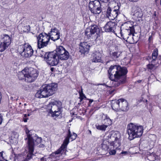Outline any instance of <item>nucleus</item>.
Here are the masks:
<instances>
[{"label":"nucleus","instance_id":"7ed1b4c3","mask_svg":"<svg viewBox=\"0 0 161 161\" xmlns=\"http://www.w3.org/2000/svg\"><path fill=\"white\" fill-rule=\"evenodd\" d=\"M143 128L142 125L130 123L127 125V133L129 139L131 140L141 136L143 132Z\"/></svg>","mask_w":161,"mask_h":161},{"label":"nucleus","instance_id":"9d476101","mask_svg":"<svg viewBox=\"0 0 161 161\" xmlns=\"http://www.w3.org/2000/svg\"><path fill=\"white\" fill-rule=\"evenodd\" d=\"M101 4L98 0L90 2L89 3L90 10L94 14H100L102 11Z\"/></svg>","mask_w":161,"mask_h":161},{"label":"nucleus","instance_id":"a878e982","mask_svg":"<svg viewBox=\"0 0 161 161\" xmlns=\"http://www.w3.org/2000/svg\"><path fill=\"white\" fill-rule=\"evenodd\" d=\"M119 99L112 101L111 106L113 110L115 111H119Z\"/></svg>","mask_w":161,"mask_h":161},{"label":"nucleus","instance_id":"58836bf2","mask_svg":"<svg viewBox=\"0 0 161 161\" xmlns=\"http://www.w3.org/2000/svg\"><path fill=\"white\" fill-rule=\"evenodd\" d=\"M153 18L156 21L158 20V15L156 11L154 12L153 16Z\"/></svg>","mask_w":161,"mask_h":161},{"label":"nucleus","instance_id":"39448f33","mask_svg":"<svg viewBox=\"0 0 161 161\" xmlns=\"http://www.w3.org/2000/svg\"><path fill=\"white\" fill-rule=\"evenodd\" d=\"M100 30L96 25H92L86 29L85 35L88 39H96L99 36Z\"/></svg>","mask_w":161,"mask_h":161},{"label":"nucleus","instance_id":"473e14b6","mask_svg":"<svg viewBox=\"0 0 161 161\" xmlns=\"http://www.w3.org/2000/svg\"><path fill=\"white\" fill-rule=\"evenodd\" d=\"M115 148H113V147H110L109 149L108 150V152H109V154L110 155H114L116 153V151Z\"/></svg>","mask_w":161,"mask_h":161},{"label":"nucleus","instance_id":"4468645a","mask_svg":"<svg viewBox=\"0 0 161 161\" xmlns=\"http://www.w3.org/2000/svg\"><path fill=\"white\" fill-rule=\"evenodd\" d=\"M131 13L136 20L140 21L142 19L143 15L142 11L141 8L137 5H132Z\"/></svg>","mask_w":161,"mask_h":161},{"label":"nucleus","instance_id":"6e6552de","mask_svg":"<svg viewBox=\"0 0 161 161\" xmlns=\"http://www.w3.org/2000/svg\"><path fill=\"white\" fill-rule=\"evenodd\" d=\"M45 58L47 63L51 66L57 65L59 62V59L55 51L46 53Z\"/></svg>","mask_w":161,"mask_h":161},{"label":"nucleus","instance_id":"3c124183","mask_svg":"<svg viewBox=\"0 0 161 161\" xmlns=\"http://www.w3.org/2000/svg\"><path fill=\"white\" fill-rule=\"evenodd\" d=\"M151 38V36H150L149 38V40Z\"/></svg>","mask_w":161,"mask_h":161},{"label":"nucleus","instance_id":"49530a36","mask_svg":"<svg viewBox=\"0 0 161 161\" xmlns=\"http://www.w3.org/2000/svg\"><path fill=\"white\" fill-rule=\"evenodd\" d=\"M142 81V80H138L137 82H138V83H140Z\"/></svg>","mask_w":161,"mask_h":161},{"label":"nucleus","instance_id":"8fccbe9b","mask_svg":"<svg viewBox=\"0 0 161 161\" xmlns=\"http://www.w3.org/2000/svg\"><path fill=\"white\" fill-rule=\"evenodd\" d=\"M122 37H123V38L124 39H126V37H125V38L124 37V36H123V35H122Z\"/></svg>","mask_w":161,"mask_h":161},{"label":"nucleus","instance_id":"f704fd0d","mask_svg":"<svg viewBox=\"0 0 161 161\" xmlns=\"http://www.w3.org/2000/svg\"><path fill=\"white\" fill-rule=\"evenodd\" d=\"M147 158L151 161H154L156 159V157L153 153H152L150 156H148Z\"/></svg>","mask_w":161,"mask_h":161},{"label":"nucleus","instance_id":"9b49d317","mask_svg":"<svg viewBox=\"0 0 161 161\" xmlns=\"http://www.w3.org/2000/svg\"><path fill=\"white\" fill-rule=\"evenodd\" d=\"M119 9L118 5L112 8L108 7L106 11L107 17L110 20H114L120 14Z\"/></svg>","mask_w":161,"mask_h":161},{"label":"nucleus","instance_id":"37998d69","mask_svg":"<svg viewBox=\"0 0 161 161\" xmlns=\"http://www.w3.org/2000/svg\"><path fill=\"white\" fill-rule=\"evenodd\" d=\"M55 69L54 68H53V67H52L50 69V70L51 71H52V72L54 71V70Z\"/></svg>","mask_w":161,"mask_h":161},{"label":"nucleus","instance_id":"de8ad7c7","mask_svg":"<svg viewBox=\"0 0 161 161\" xmlns=\"http://www.w3.org/2000/svg\"><path fill=\"white\" fill-rule=\"evenodd\" d=\"M27 119H24V121L25 122H27Z\"/></svg>","mask_w":161,"mask_h":161},{"label":"nucleus","instance_id":"7c9ffc66","mask_svg":"<svg viewBox=\"0 0 161 161\" xmlns=\"http://www.w3.org/2000/svg\"><path fill=\"white\" fill-rule=\"evenodd\" d=\"M107 144H108V142L106 143L105 141L103 142L102 144V148L103 150L104 151H108L110 147H108Z\"/></svg>","mask_w":161,"mask_h":161},{"label":"nucleus","instance_id":"ddd939ff","mask_svg":"<svg viewBox=\"0 0 161 161\" xmlns=\"http://www.w3.org/2000/svg\"><path fill=\"white\" fill-rule=\"evenodd\" d=\"M26 75L25 81L31 82L36 79L38 75V73L36 69L31 68L30 69H28Z\"/></svg>","mask_w":161,"mask_h":161},{"label":"nucleus","instance_id":"c85d7f7f","mask_svg":"<svg viewBox=\"0 0 161 161\" xmlns=\"http://www.w3.org/2000/svg\"><path fill=\"white\" fill-rule=\"evenodd\" d=\"M121 54V53L120 52H114L110 54V56L113 59H115L118 58Z\"/></svg>","mask_w":161,"mask_h":161},{"label":"nucleus","instance_id":"bb28decb","mask_svg":"<svg viewBox=\"0 0 161 161\" xmlns=\"http://www.w3.org/2000/svg\"><path fill=\"white\" fill-rule=\"evenodd\" d=\"M18 137L19 135L17 132H12L11 134V137L9 138L10 142L12 143L16 142Z\"/></svg>","mask_w":161,"mask_h":161},{"label":"nucleus","instance_id":"4d7b16f0","mask_svg":"<svg viewBox=\"0 0 161 161\" xmlns=\"http://www.w3.org/2000/svg\"><path fill=\"white\" fill-rule=\"evenodd\" d=\"M128 38V36L127 37V38Z\"/></svg>","mask_w":161,"mask_h":161},{"label":"nucleus","instance_id":"412c9836","mask_svg":"<svg viewBox=\"0 0 161 161\" xmlns=\"http://www.w3.org/2000/svg\"><path fill=\"white\" fill-rule=\"evenodd\" d=\"M90 45L86 42H81L80 43L79 51L81 53H87L90 47Z\"/></svg>","mask_w":161,"mask_h":161},{"label":"nucleus","instance_id":"423d86ee","mask_svg":"<svg viewBox=\"0 0 161 161\" xmlns=\"http://www.w3.org/2000/svg\"><path fill=\"white\" fill-rule=\"evenodd\" d=\"M31 130L30 131L29 130L26 129L25 130L26 133L27 135V138L25 139H28V150H25V152H27L28 153L29 151V145L32 146L33 151H32V154L34 150V146L39 144L41 142L42 138L41 137H35V138H33V136L31 134Z\"/></svg>","mask_w":161,"mask_h":161},{"label":"nucleus","instance_id":"0eeeda50","mask_svg":"<svg viewBox=\"0 0 161 161\" xmlns=\"http://www.w3.org/2000/svg\"><path fill=\"white\" fill-rule=\"evenodd\" d=\"M37 47L41 48L46 47L49 43L50 38L47 34L41 33L37 37Z\"/></svg>","mask_w":161,"mask_h":161},{"label":"nucleus","instance_id":"c756f323","mask_svg":"<svg viewBox=\"0 0 161 161\" xmlns=\"http://www.w3.org/2000/svg\"><path fill=\"white\" fill-rule=\"evenodd\" d=\"M96 127L97 129L98 130L105 131L106 130V129L108 127V125L104 124L101 125H96Z\"/></svg>","mask_w":161,"mask_h":161},{"label":"nucleus","instance_id":"2f4dec72","mask_svg":"<svg viewBox=\"0 0 161 161\" xmlns=\"http://www.w3.org/2000/svg\"><path fill=\"white\" fill-rule=\"evenodd\" d=\"M130 29L127 30L126 31H127L128 34V35L129 36L132 35L133 36L134 33L135 32V29H134V27L132 26V27H129Z\"/></svg>","mask_w":161,"mask_h":161},{"label":"nucleus","instance_id":"4c0bfd02","mask_svg":"<svg viewBox=\"0 0 161 161\" xmlns=\"http://www.w3.org/2000/svg\"><path fill=\"white\" fill-rule=\"evenodd\" d=\"M24 31L26 32H29L30 31V28L29 25H26L25 26L24 28Z\"/></svg>","mask_w":161,"mask_h":161},{"label":"nucleus","instance_id":"e433bc0d","mask_svg":"<svg viewBox=\"0 0 161 161\" xmlns=\"http://www.w3.org/2000/svg\"><path fill=\"white\" fill-rule=\"evenodd\" d=\"M152 63L151 64H149L147 65L148 69H152L154 67L155 65L153 64V63Z\"/></svg>","mask_w":161,"mask_h":161},{"label":"nucleus","instance_id":"79ce46f5","mask_svg":"<svg viewBox=\"0 0 161 161\" xmlns=\"http://www.w3.org/2000/svg\"><path fill=\"white\" fill-rule=\"evenodd\" d=\"M141 100L142 101H143L144 102H147V100L145 99H143L142 97V99H141Z\"/></svg>","mask_w":161,"mask_h":161},{"label":"nucleus","instance_id":"09e8293b","mask_svg":"<svg viewBox=\"0 0 161 161\" xmlns=\"http://www.w3.org/2000/svg\"><path fill=\"white\" fill-rule=\"evenodd\" d=\"M114 91V90H112L111 91H110V93L111 94H112L113 93V92Z\"/></svg>","mask_w":161,"mask_h":161},{"label":"nucleus","instance_id":"f3484780","mask_svg":"<svg viewBox=\"0 0 161 161\" xmlns=\"http://www.w3.org/2000/svg\"><path fill=\"white\" fill-rule=\"evenodd\" d=\"M116 27L115 23L109 21L107 22L105 26L103 27L102 29L103 32H114Z\"/></svg>","mask_w":161,"mask_h":161},{"label":"nucleus","instance_id":"cd10ccee","mask_svg":"<svg viewBox=\"0 0 161 161\" xmlns=\"http://www.w3.org/2000/svg\"><path fill=\"white\" fill-rule=\"evenodd\" d=\"M27 70H28V68H25L19 73L18 77L19 80L25 79V80Z\"/></svg>","mask_w":161,"mask_h":161},{"label":"nucleus","instance_id":"6ab92c4d","mask_svg":"<svg viewBox=\"0 0 161 161\" xmlns=\"http://www.w3.org/2000/svg\"><path fill=\"white\" fill-rule=\"evenodd\" d=\"M33 149L32 146L29 145V151L28 153L25 152L23 154L20 155L19 157V158L23 157V155L25 156L23 157V161H28L34 156V154H32V151Z\"/></svg>","mask_w":161,"mask_h":161},{"label":"nucleus","instance_id":"6e6d98bb","mask_svg":"<svg viewBox=\"0 0 161 161\" xmlns=\"http://www.w3.org/2000/svg\"><path fill=\"white\" fill-rule=\"evenodd\" d=\"M155 0V1L156 2L158 0Z\"/></svg>","mask_w":161,"mask_h":161},{"label":"nucleus","instance_id":"2eb2a0df","mask_svg":"<svg viewBox=\"0 0 161 161\" xmlns=\"http://www.w3.org/2000/svg\"><path fill=\"white\" fill-rule=\"evenodd\" d=\"M47 34L50 39L53 41H55L60 38V31L56 27L52 28Z\"/></svg>","mask_w":161,"mask_h":161},{"label":"nucleus","instance_id":"1a4fd4ad","mask_svg":"<svg viewBox=\"0 0 161 161\" xmlns=\"http://www.w3.org/2000/svg\"><path fill=\"white\" fill-rule=\"evenodd\" d=\"M10 43L11 39L8 35H1L0 37V52H3L6 49Z\"/></svg>","mask_w":161,"mask_h":161},{"label":"nucleus","instance_id":"5fc2aeb1","mask_svg":"<svg viewBox=\"0 0 161 161\" xmlns=\"http://www.w3.org/2000/svg\"><path fill=\"white\" fill-rule=\"evenodd\" d=\"M26 114H25V117H26Z\"/></svg>","mask_w":161,"mask_h":161},{"label":"nucleus","instance_id":"a18cd8bd","mask_svg":"<svg viewBox=\"0 0 161 161\" xmlns=\"http://www.w3.org/2000/svg\"><path fill=\"white\" fill-rule=\"evenodd\" d=\"M127 153V152H125V151L122 152L121 153H122V154H124V153Z\"/></svg>","mask_w":161,"mask_h":161},{"label":"nucleus","instance_id":"5701e85b","mask_svg":"<svg viewBox=\"0 0 161 161\" xmlns=\"http://www.w3.org/2000/svg\"><path fill=\"white\" fill-rule=\"evenodd\" d=\"M101 54L98 52H95L92 55V60L93 62H100L101 60Z\"/></svg>","mask_w":161,"mask_h":161},{"label":"nucleus","instance_id":"dca6fc26","mask_svg":"<svg viewBox=\"0 0 161 161\" xmlns=\"http://www.w3.org/2000/svg\"><path fill=\"white\" fill-rule=\"evenodd\" d=\"M104 137L108 141V144L113 141L119 137V134L118 132L111 131L109 132H107L104 136Z\"/></svg>","mask_w":161,"mask_h":161},{"label":"nucleus","instance_id":"c03bdc74","mask_svg":"<svg viewBox=\"0 0 161 161\" xmlns=\"http://www.w3.org/2000/svg\"><path fill=\"white\" fill-rule=\"evenodd\" d=\"M129 1L131 2H137L138 0H129Z\"/></svg>","mask_w":161,"mask_h":161},{"label":"nucleus","instance_id":"393cba45","mask_svg":"<svg viewBox=\"0 0 161 161\" xmlns=\"http://www.w3.org/2000/svg\"><path fill=\"white\" fill-rule=\"evenodd\" d=\"M158 54V51L157 49H155L152 54V56L148 57L147 59L148 60L149 62L151 63H155V61H156L157 56Z\"/></svg>","mask_w":161,"mask_h":161},{"label":"nucleus","instance_id":"f8f14e48","mask_svg":"<svg viewBox=\"0 0 161 161\" xmlns=\"http://www.w3.org/2000/svg\"><path fill=\"white\" fill-rule=\"evenodd\" d=\"M55 51L59 60H65L69 57V53L62 46H59L57 47Z\"/></svg>","mask_w":161,"mask_h":161},{"label":"nucleus","instance_id":"f03ea898","mask_svg":"<svg viewBox=\"0 0 161 161\" xmlns=\"http://www.w3.org/2000/svg\"><path fill=\"white\" fill-rule=\"evenodd\" d=\"M57 87V85L54 83L43 85L36 93L35 97L38 98L47 97L55 93Z\"/></svg>","mask_w":161,"mask_h":161},{"label":"nucleus","instance_id":"a211bd4d","mask_svg":"<svg viewBox=\"0 0 161 161\" xmlns=\"http://www.w3.org/2000/svg\"><path fill=\"white\" fill-rule=\"evenodd\" d=\"M23 49V52L22 53V56L25 57H30L31 56L33 53V50L31 47L28 43L25 44V47Z\"/></svg>","mask_w":161,"mask_h":161},{"label":"nucleus","instance_id":"603ef678","mask_svg":"<svg viewBox=\"0 0 161 161\" xmlns=\"http://www.w3.org/2000/svg\"><path fill=\"white\" fill-rule=\"evenodd\" d=\"M89 132H90V133L91 134V131L90 130H89Z\"/></svg>","mask_w":161,"mask_h":161},{"label":"nucleus","instance_id":"4be33fe9","mask_svg":"<svg viewBox=\"0 0 161 161\" xmlns=\"http://www.w3.org/2000/svg\"><path fill=\"white\" fill-rule=\"evenodd\" d=\"M118 137L116 140L110 143V146L113 147V148H115V149H120V147L121 145V140Z\"/></svg>","mask_w":161,"mask_h":161},{"label":"nucleus","instance_id":"b1692460","mask_svg":"<svg viewBox=\"0 0 161 161\" xmlns=\"http://www.w3.org/2000/svg\"><path fill=\"white\" fill-rule=\"evenodd\" d=\"M102 122L103 124L107 125H110L112 124V121L107 114H103L102 116Z\"/></svg>","mask_w":161,"mask_h":161},{"label":"nucleus","instance_id":"a19ab883","mask_svg":"<svg viewBox=\"0 0 161 161\" xmlns=\"http://www.w3.org/2000/svg\"><path fill=\"white\" fill-rule=\"evenodd\" d=\"M101 1L105 3H106L109 2L110 0H100Z\"/></svg>","mask_w":161,"mask_h":161},{"label":"nucleus","instance_id":"864d4df0","mask_svg":"<svg viewBox=\"0 0 161 161\" xmlns=\"http://www.w3.org/2000/svg\"><path fill=\"white\" fill-rule=\"evenodd\" d=\"M160 4L161 5V0H160Z\"/></svg>","mask_w":161,"mask_h":161},{"label":"nucleus","instance_id":"f257e3e1","mask_svg":"<svg viewBox=\"0 0 161 161\" xmlns=\"http://www.w3.org/2000/svg\"><path fill=\"white\" fill-rule=\"evenodd\" d=\"M127 72L125 67L122 68L117 65L111 66L108 71V76L110 79L113 81L112 82L113 86L117 87L124 83Z\"/></svg>","mask_w":161,"mask_h":161},{"label":"nucleus","instance_id":"72a5a7b5","mask_svg":"<svg viewBox=\"0 0 161 161\" xmlns=\"http://www.w3.org/2000/svg\"><path fill=\"white\" fill-rule=\"evenodd\" d=\"M80 97L79 98L80 99V102L81 101L85 98H86L83 92V89L81 88V91L79 92Z\"/></svg>","mask_w":161,"mask_h":161},{"label":"nucleus","instance_id":"20e7f679","mask_svg":"<svg viewBox=\"0 0 161 161\" xmlns=\"http://www.w3.org/2000/svg\"><path fill=\"white\" fill-rule=\"evenodd\" d=\"M62 103L60 101H54L49 103L47 106L48 109L53 117H58L61 112Z\"/></svg>","mask_w":161,"mask_h":161},{"label":"nucleus","instance_id":"aec40b11","mask_svg":"<svg viewBox=\"0 0 161 161\" xmlns=\"http://www.w3.org/2000/svg\"><path fill=\"white\" fill-rule=\"evenodd\" d=\"M119 111H125L129 108L128 103L127 101L124 99H119Z\"/></svg>","mask_w":161,"mask_h":161},{"label":"nucleus","instance_id":"c9c22d12","mask_svg":"<svg viewBox=\"0 0 161 161\" xmlns=\"http://www.w3.org/2000/svg\"><path fill=\"white\" fill-rule=\"evenodd\" d=\"M24 47H25V44L19 46L18 48V51L22 56V53L23 52V50L22 49H23V48H24Z\"/></svg>","mask_w":161,"mask_h":161},{"label":"nucleus","instance_id":"ea45409f","mask_svg":"<svg viewBox=\"0 0 161 161\" xmlns=\"http://www.w3.org/2000/svg\"><path fill=\"white\" fill-rule=\"evenodd\" d=\"M2 152H0V161H8L7 160L5 159L3 157Z\"/></svg>","mask_w":161,"mask_h":161}]
</instances>
